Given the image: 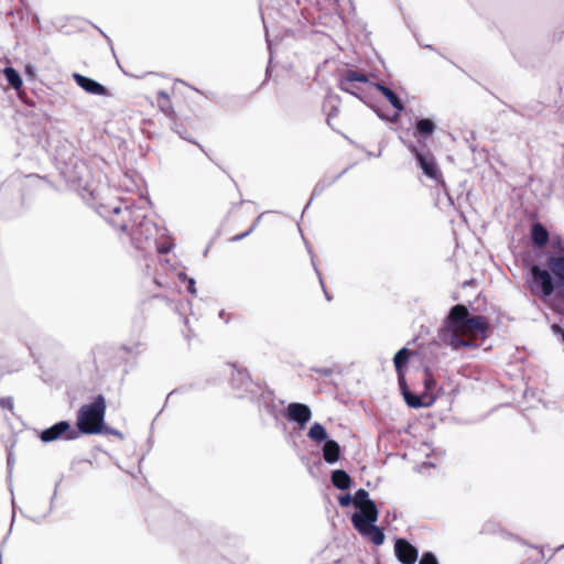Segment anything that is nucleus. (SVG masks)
<instances>
[{
	"mask_svg": "<svg viewBox=\"0 0 564 564\" xmlns=\"http://www.w3.org/2000/svg\"><path fill=\"white\" fill-rule=\"evenodd\" d=\"M410 355H411V352L408 349L403 348L397 352V355L394 356V359H393L395 369L398 371V379H399L400 386H401V376H402V378H405L404 372H403V367L406 365V362L410 358Z\"/></svg>",
	"mask_w": 564,
	"mask_h": 564,
	"instance_id": "obj_11",
	"label": "nucleus"
},
{
	"mask_svg": "<svg viewBox=\"0 0 564 564\" xmlns=\"http://www.w3.org/2000/svg\"><path fill=\"white\" fill-rule=\"evenodd\" d=\"M488 329L487 321L470 315L463 305L454 306L443 329V339L453 348L475 346L477 339H484Z\"/></svg>",
	"mask_w": 564,
	"mask_h": 564,
	"instance_id": "obj_1",
	"label": "nucleus"
},
{
	"mask_svg": "<svg viewBox=\"0 0 564 564\" xmlns=\"http://www.w3.org/2000/svg\"><path fill=\"white\" fill-rule=\"evenodd\" d=\"M377 88L387 97L390 104L397 109L398 112L402 110V105L395 94L383 86H377Z\"/></svg>",
	"mask_w": 564,
	"mask_h": 564,
	"instance_id": "obj_17",
	"label": "nucleus"
},
{
	"mask_svg": "<svg viewBox=\"0 0 564 564\" xmlns=\"http://www.w3.org/2000/svg\"><path fill=\"white\" fill-rule=\"evenodd\" d=\"M105 410L102 398H97L91 404L83 406L77 419L78 429L86 434L101 432Z\"/></svg>",
	"mask_w": 564,
	"mask_h": 564,
	"instance_id": "obj_4",
	"label": "nucleus"
},
{
	"mask_svg": "<svg viewBox=\"0 0 564 564\" xmlns=\"http://www.w3.org/2000/svg\"><path fill=\"white\" fill-rule=\"evenodd\" d=\"M341 506L347 507L351 502L357 511L352 514L351 521L355 529L367 540L376 545H380L384 541L382 530L376 525L378 520V510L375 502L369 498L366 490H358L354 498L350 495H344L338 498Z\"/></svg>",
	"mask_w": 564,
	"mask_h": 564,
	"instance_id": "obj_2",
	"label": "nucleus"
},
{
	"mask_svg": "<svg viewBox=\"0 0 564 564\" xmlns=\"http://www.w3.org/2000/svg\"><path fill=\"white\" fill-rule=\"evenodd\" d=\"M76 436L77 432L70 429V425L66 422H59L41 433V440L43 442H52L61 437L73 440Z\"/></svg>",
	"mask_w": 564,
	"mask_h": 564,
	"instance_id": "obj_6",
	"label": "nucleus"
},
{
	"mask_svg": "<svg viewBox=\"0 0 564 564\" xmlns=\"http://www.w3.org/2000/svg\"><path fill=\"white\" fill-rule=\"evenodd\" d=\"M415 153H416V158H417L420 165L423 169L424 173L430 177L436 178L438 176V172L434 164V161L430 158H425L424 155H422L419 152H415Z\"/></svg>",
	"mask_w": 564,
	"mask_h": 564,
	"instance_id": "obj_13",
	"label": "nucleus"
},
{
	"mask_svg": "<svg viewBox=\"0 0 564 564\" xmlns=\"http://www.w3.org/2000/svg\"><path fill=\"white\" fill-rule=\"evenodd\" d=\"M189 291L194 292V290H193V281H189Z\"/></svg>",
	"mask_w": 564,
	"mask_h": 564,
	"instance_id": "obj_21",
	"label": "nucleus"
},
{
	"mask_svg": "<svg viewBox=\"0 0 564 564\" xmlns=\"http://www.w3.org/2000/svg\"><path fill=\"white\" fill-rule=\"evenodd\" d=\"M308 436L311 440H313L315 442H322V441L326 440L327 432L324 429V426H322L318 423H315L311 426V429L308 431Z\"/></svg>",
	"mask_w": 564,
	"mask_h": 564,
	"instance_id": "obj_16",
	"label": "nucleus"
},
{
	"mask_svg": "<svg viewBox=\"0 0 564 564\" xmlns=\"http://www.w3.org/2000/svg\"><path fill=\"white\" fill-rule=\"evenodd\" d=\"M332 482L336 488L346 490L350 487L351 479L346 471L337 469L332 473Z\"/></svg>",
	"mask_w": 564,
	"mask_h": 564,
	"instance_id": "obj_12",
	"label": "nucleus"
},
{
	"mask_svg": "<svg viewBox=\"0 0 564 564\" xmlns=\"http://www.w3.org/2000/svg\"><path fill=\"white\" fill-rule=\"evenodd\" d=\"M73 77H74L75 82L77 83V85L80 88H83L86 93L91 94V95H98V96L107 95L106 88L102 85H100L99 83H97L96 80L85 77L79 74H74Z\"/></svg>",
	"mask_w": 564,
	"mask_h": 564,
	"instance_id": "obj_8",
	"label": "nucleus"
},
{
	"mask_svg": "<svg viewBox=\"0 0 564 564\" xmlns=\"http://www.w3.org/2000/svg\"><path fill=\"white\" fill-rule=\"evenodd\" d=\"M394 554L402 564H414L417 561V550L403 539L395 540Z\"/></svg>",
	"mask_w": 564,
	"mask_h": 564,
	"instance_id": "obj_7",
	"label": "nucleus"
},
{
	"mask_svg": "<svg viewBox=\"0 0 564 564\" xmlns=\"http://www.w3.org/2000/svg\"><path fill=\"white\" fill-rule=\"evenodd\" d=\"M340 448L339 445L335 441H327L323 447L324 459L334 464L339 459Z\"/></svg>",
	"mask_w": 564,
	"mask_h": 564,
	"instance_id": "obj_10",
	"label": "nucleus"
},
{
	"mask_svg": "<svg viewBox=\"0 0 564 564\" xmlns=\"http://www.w3.org/2000/svg\"><path fill=\"white\" fill-rule=\"evenodd\" d=\"M435 387V380L431 376H426L424 379L425 391L420 395H414L410 392L405 378L401 377V392L406 404L412 408L431 406L436 400V394L434 392Z\"/></svg>",
	"mask_w": 564,
	"mask_h": 564,
	"instance_id": "obj_5",
	"label": "nucleus"
},
{
	"mask_svg": "<svg viewBox=\"0 0 564 564\" xmlns=\"http://www.w3.org/2000/svg\"><path fill=\"white\" fill-rule=\"evenodd\" d=\"M531 237L534 243L541 247L546 243L549 234L542 225L534 224L531 230Z\"/></svg>",
	"mask_w": 564,
	"mask_h": 564,
	"instance_id": "obj_14",
	"label": "nucleus"
},
{
	"mask_svg": "<svg viewBox=\"0 0 564 564\" xmlns=\"http://www.w3.org/2000/svg\"><path fill=\"white\" fill-rule=\"evenodd\" d=\"M25 73H26L28 75H30V76H34V75H35V69H34V67H33V66L28 65V66L25 67Z\"/></svg>",
	"mask_w": 564,
	"mask_h": 564,
	"instance_id": "obj_20",
	"label": "nucleus"
},
{
	"mask_svg": "<svg viewBox=\"0 0 564 564\" xmlns=\"http://www.w3.org/2000/svg\"><path fill=\"white\" fill-rule=\"evenodd\" d=\"M352 79H356V80H364V77H352Z\"/></svg>",
	"mask_w": 564,
	"mask_h": 564,
	"instance_id": "obj_22",
	"label": "nucleus"
},
{
	"mask_svg": "<svg viewBox=\"0 0 564 564\" xmlns=\"http://www.w3.org/2000/svg\"><path fill=\"white\" fill-rule=\"evenodd\" d=\"M420 564H438L436 557L432 553H425L423 554Z\"/></svg>",
	"mask_w": 564,
	"mask_h": 564,
	"instance_id": "obj_19",
	"label": "nucleus"
},
{
	"mask_svg": "<svg viewBox=\"0 0 564 564\" xmlns=\"http://www.w3.org/2000/svg\"><path fill=\"white\" fill-rule=\"evenodd\" d=\"M3 73H4V76L7 77L8 82L10 83V85L15 90H20L23 83H22V79H21L20 75L18 74V72L12 67H7V68H4Z\"/></svg>",
	"mask_w": 564,
	"mask_h": 564,
	"instance_id": "obj_15",
	"label": "nucleus"
},
{
	"mask_svg": "<svg viewBox=\"0 0 564 564\" xmlns=\"http://www.w3.org/2000/svg\"><path fill=\"white\" fill-rule=\"evenodd\" d=\"M553 251L546 259L547 270L533 265L531 269L532 288L539 290L543 296H549L554 290L553 279L564 283V242L553 240Z\"/></svg>",
	"mask_w": 564,
	"mask_h": 564,
	"instance_id": "obj_3",
	"label": "nucleus"
},
{
	"mask_svg": "<svg viewBox=\"0 0 564 564\" xmlns=\"http://www.w3.org/2000/svg\"><path fill=\"white\" fill-rule=\"evenodd\" d=\"M311 410L308 406L301 403H292L288 406L289 419L305 424L311 419Z\"/></svg>",
	"mask_w": 564,
	"mask_h": 564,
	"instance_id": "obj_9",
	"label": "nucleus"
},
{
	"mask_svg": "<svg viewBox=\"0 0 564 564\" xmlns=\"http://www.w3.org/2000/svg\"><path fill=\"white\" fill-rule=\"evenodd\" d=\"M416 130L421 134H431L434 130V123L429 119H422L416 123Z\"/></svg>",
	"mask_w": 564,
	"mask_h": 564,
	"instance_id": "obj_18",
	"label": "nucleus"
}]
</instances>
